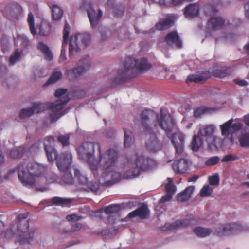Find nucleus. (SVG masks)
Instances as JSON below:
<instances>
[{"mask_svg":"<svg viewBox=\"0 0 249 249\" xmlns=\"http://www.w3.org/2000/svg\"><path fill=\"white\" fill-rule=\"evenodd\" d=\"M79 157L86 160L94 176L102 185H111L120 180L121 174L116 171L118 152L110 148L101 151V145L95 142H85L78 149Z\"/></svg>","mask_w":249,"mask_h":249,"instance_id":"1","label":"nucleus"},{"mask_svg":"<svg viewBox=\"0 0 249 249\" xmlns=\"http://www.w3.org/2000/svg\"><path fill=\"white\" fill-rule=\"evenodd\" d=\"M141 120L145 133L149 135L145 142L146 149L152 153L160 150L162 143L155 134L159 128H161L165 131L169 138L170 137L168 134L175 127L172 116L162 108L160 109V113H156L151 110H145L142 113Z\"/></svg>","mask_w":249,"mask_h":249,"instance_id":"2","label":"nucleus"},{"mask_svg":"<svg viewBox=\"0 0 249 249\" xmlns=\"http://www.w3.org/2000/svg\"><path fill=\"white\" fill-rule=\"evenodd\" d=\"M155 164L156 161L142 154L135 153L134 155L127 157L125 172L123 176L120 171V169L118 168L117 166L116 171L121 173V178L129 179L138 176L141 171L148 170Z\"/></svg>","mask_w":249,"mask_h":249,"instance_id":"3","label":"nucleus"},{"mask_svg":"<svg viewBox=\"0 0 249 249\" xmlns=\"http://www.w3.org/2000/svg\"><path fill=\"white\" fill-rule=\"evenodd\" d=\"M18 178L24 185H33L35 182V177H41L46 170L42 165L31 161L18 165L17 167Z\"/></svg>","mask_w":249,"mask_h":249,"instance_id":"4","label":"nucleus"},{"mask_svg":"<svg viewBox=\"0 0 249 249\" xmlns=\"http://www.w3.org/2000/svg\"><path fill=\"white\" fill-rule=\"evenodd\" d=\"M17 229V235L16 238V242L21 245L30 243L33 241L35 231L33 228H30L28 220L24 215H19L18 217V222L16 226ZM15 226H12L5 232V236L9 239L14 235V230Z\"/></svg>","mask_w":249,"mask_h":249,"instance_id":"5","label":"nucleus"},{"mask_svg":"<svg viewBox=\"0 0 249 249\" xmlns=\"http://www.w3.org/2000/svg\"><path fill=\"white\" fill-rule=\"evenodd\" d=\"M150 67L145 58L138 59L128 57L125 61L124 68L119 70L118 76L121 80L134 76L137 73L148 70Z\"/></svg>","mask_w":249,"mask_h":249,"instance_id":"6","label":"nucleus"},{"mask_svg":"<svg viewBox=\"0 0 249 249\" xmlns=\"http://www.w3.org/2000/svg\"><path fill=\"white\" fill-rule=\"evenodd\" d=\"M232 118L220 125L221 135L224 137L221 138V143L223 148L230 147L234 143V134L242 130L244 124L242 123L236 122L233 123Z\"/></svg>","mask_w":249,"mask_h":249,"instance_id":"7","label":"nucleus"},{"mask_svg":"<svg viewBox=\"0 0 249 249\" xmlns=\"http://www.w3.org/2000/svg\"><path fill=\"white\" fill-rule=\"evenodd\" d=\"M55 96L60 99L50 104V117L53 121L58 119L67 113L63 109L70 100L66 89H58L55 92Z\"/></svg>","mask_w":249,"mask_h":249,"instance_id":"8","label":"nucleus"},{"mask_svg":"<svg viewBox=\"0 0 249 249\" xmlns=\"http://www.w3.org/2000/svg\"><path fill=\"white\" fill-rule=\"evenodd\" d=\"M56 165L62 174L63 182L68 185H72L74 179L69 171L71 162L72 155L68 152H64L60 154L57 158Z\"/></svg>","mask_w":249,"mask_h":249,"instance_id":"9","label":"nucleus"},{"mask_svg":"<svg viewBox=\"0 0 249 249\" xmlns=\"http://www.w3.org/2000/svg\"><path fill=\"white\" fill-rule=\"evenodd\" d=\"M90 40V37L89 33H77L72 36L69 42V56L71 57L88 46Z\"/></svg>","mask_w":249,"mask_h":249,"instance_id":"10","label":"nucleus"},{"mask_svg":"<svg viewBox=\"0 0 249 249\" xmlns=\"http://www.w3.org/2000/svg\"><path fill=\"white\" fill-rule=\"evenodd\" d=\"M90 67V63L88 56L82 57L78 62L77 67L72 69H66V74L68 78L72 81L81 75Z\"/></svg>","mask_w":249,"mask_h":249,"instance_id":"11","label":"nucleus"},{"mask_svg":"<svg viewBox=\"0 0 249 249\" xmlns=\"http://www.w3.org/2000/svg\"><path fill=\"white\" fill-rule=\"evenodd\" d=\"M75 177L77 178L81 189L87 191L96 193L99 189V186L96 182H88L87 178L81 174L77 169H74Z\"/></svg>","mask_w":249,"mask_h":249,"instance_id":"12","label":"nucleus"},{"mask_svg":"<svg viewBox=\"0 0 249 249\" xmlns=\"http://www.w3.org/2000/svg\"><path fill=\"white\" fill-rule=\"evenodd\" d=\"M80 9L82 10H86L87 11L91 27L92 28L96 27L102 17V11L100 10H99L97 12L91 6L90 3L85 0L83 1L82 5L80 6Z\"/></svg>","mask_w":249,"mask_h":249,"instance_id":"13","label":"nucleus"},{"mask_svg":"<svg viewBox=\"0 0 249 249\" xmlns=\"http://www.w3.org/2000/svg\"><path fill=\"white\" fill-rule=\"evenodd\" d=\"M22 11V8L17 3H10L1 10L3 15L10 20L17 19Z\"/></svg>","mask_w":249,"mask_h":249,"instance_id":"14","label":"nucleus"},{"mask_svg":"<svg viewBox=\"0 0 249 249\" xmlns=\"http://www.w3.org/2000/svg\"><path fill=\"white\" fill-rule=\"evenodd\" d=\"M54 141V138L52 136L46 137L44 141V149L49 162L53 161L54 159L56 160L57 158L60 156V155L57 154L55 148L51 145Z\"/></svg>","mask_w":249,"mask_h":249,"instance_id":"15","label":"nucleus"},{"mask_svg":"<svg viewBox=\"0 0 249 249\" xmlns=\"http://www.w3.org/2000/svg\"><path fill=\"white\" fill-rule=\"evenodd\" d=\"M225 24V19L221 16H213L207 22V28L211 30L221 29Z\"/></svg>","mask_w":249,"mask_h":249,"instance_id":"16","label":"nucleus"},{"mask_svg":"<svg viewBox=\"0 0 249 249\" xmlns=\"http://www.w3.org/2000/svg\"><path fill=\"white\" fill-rule=\"evenodd\" d=\"M200 9L201 6L197 3L190 4L184 8V16L188 19L194 18L199 16Z\"/></svg>","mask_w":249,"mask_h":249,"instance_id":"17","label":"nucleus"},{"mask_svg":"<svg viewBox=\"0 0 249 249\" xmlns=\"http://www.w3.org/2000/svg\"><path fill=\"white\" fill-rule=\"evenodd\" d=\"M165 42L170 46L180 49L182 47V41L176 31L169 33L165 36Z\"/></svg>","mask_w":249,"mask_h":249,"instance_id":"18","label":"nucleus"},{"mask_svg":"<svg viewBox=\"0 0 249 249\" xmlns=\"http://www.w3.org/2000/svg\"><path fill=\"white\" fill-rule=\"evenodd\" d=\"M69 36V26L66 23L63 30V41L62 42L61 53L59 58V62L62 63L67 59L66 55L68 39Z\"/></svg>","mask_w":249,"mask_h":249,"instance_id":"19","label":"nucleus"},{"mask_svg":"<svg viewBox=\"0 0 249 249\" xmlns=\"http://www.w3.org/2000/svg\"><path fill=\"white\" fill-rule=\"evenodd\" d=\"M172 142L178 154H181L183 151L184 137L180 132L175 133L171 137Z\"/></svg>","mask_w":249,"mask_h":249,"instance_id":"20","label":"nucleus"},{"mask_svg":"<svg viewBox=\"0 0 249 249\" xmlns=\"http://www.w3.org/2000/svg\"><path fill=\"white\" fill-rule=\"evenodd\" d=\"M208 149L211 151H216L222 149L223 147L221 143V138L213 136L212 138L206 139Z\"/></svg>","mask_w":249,"mask_h":249,"instance_id":"21","label":"nucleus"},{"mask_svg":"<svg viewBox=\"0 0 249 249\" xmlns=\"http://www.w3.org/2000/svg\"><path fill=\"white\" fill-rule=\"evenodd\" d=\"M172 167L176 173H185L188 168V161L185 159L176 160L174 162Z\"/></svg>","mask_w":249,"mask_h":249,"instance_id":"22","label":"nucleus"},{"mask_svg":"<svg viewBox=\"0 0 249 249\" xmlns=\"http://www.w3.org/2000/svg\"><path fill=\"white\" fill-rule=\"evenodd\" d=\"M115 0H108L107 5L112 9V13L114 16L119 17L121 16L124 12V6L123 4L114 5Z\"/></svg>","mask_w":249,"mask_h":249,"instance_id":"23","label":"nucleus"},{"mask_svg":"<svg viewBox=\"0 0 249 249\" xmlns=\"http://www.w3.org/2000/svg\"><path fill=\"white\" fill-rule=\"evenodd\" d=\"M149 211L145 205H143L136 210L131 212L128 216L129 217H134L137 216L142 219L146 218L149 214Z\"/></svg>","mask_w":249,"mask_h":249,"instance_id":"24","label":"nucleus"},{"mask_svg":"<svg viewBox=\"0 0 249 249\" xmlns=\"http://www.w3.org/2000/svg\"><path fill=\"white\" fill-rule=\"evenodd\" d=\"M231 228L230 225L228 223L223 224L214 230L213 234L219 237L231 235Z\"/></svg>","mask_w":249,"mask_h":249,"instance_id":"25","label":"nucleus"},{"mask_svg":"<svg viewBox=\"0 0 249 249\" xmlns=\"http://www.w3.org/2000/svg\"><path fill=\"white\" fill-rule=\"evenodd\" d=\"M202 128L201 126L198 127V132L195 134L194 138L191 143L192 149L194 151H197L202 144Z\"/></svg>","mask_w":249,"mask_h":249,"instance_id":"26","label":"nucleus"},{"mask_svg":"<svg viewBox=\"0 0 249 249\" xmlns=\"http://www.w3.org/2000/svg\"><path fill=\"white\" fill-rule=\"evenodd\" d=\"M26 151L24 146H20L9 149L7 151L8 155L11 158L18 159L21 157Z\"/></svg>","mask_w":249,"mask_h":249,"instance_id":"27","label":"nucleus"},{"mask_svg":"<svg viewBox=\"0 0 249 249\" xmlns=\"http://www.w3.org/2000/svg\"><path fill=\"white\" fill-rule=\"evenodd\" d=\"M37 48L43 54L44 58L47 61H50L53 59V53L48 46L42 42H39Z\"/></svg>","mask_w":249,"mask_h":249,"instance_id":"28","label":"nucleus"},{"mask_svg":"<svg viewBox=\"0 0 249 249\" xmlns=\"http://www.w3.org/2000/svg\"><path fill=\"white\" fill-rule=\"evenodd\" d=\"M231 73V67L219 66L213 70V75L219 78H224Z\"/></svg>","mask_w":249,"mask_h":249,"instance_id":"29","label":"nucleus"},{"mask_svg":"<svg viewBox=\"0 0 249 249\" xmlns=\"http://www.w3.org/2000/svg\"><path fill=\"white\" fill-rule=\"evenodd\" d=\"M194 187L192 186L186 188L177 196V199L179 201H186L190 199L194 191Z\"/></svg>","mask_w":249,"mask_h":249,"instance_id":"30","label":"nucleus"},{"mask_svg":"<svg viewBox=\"0 0 249 249\" xmlns=\"http://www.w3.org/2000/svg\"><path fill=\"white\" fill-rule=\"evenodd\" d=\"M134 142V135L128 129H124V144L125 148H130Z\"/></svg>","mask_w":249,"mask_h":249,"instance_id":"31","label":"nucleus"},{"mask_svg":"<svg viewBox=\"0 0 249 249\" xmlns=\"http://www.w3.org/2000/svg\"><path fill=\"white\" fill-rule=\"evenodd\" d=\"M174 22V18L169 17L161 22L157 24L155 28L158 30H165L172 26Z\"/></svg>","mask_w":249,"mask_h":249,"instance_id":"32","label":"nucleus"},{"mask_svg":"<svg viewBox=\"0 0 249 249\" xmlns=\"http://www.w3.org/2000/svg\"><path fill=\"white\" fill-rule=\"evenodd\" d=\"M216 127L214 124H209L203 125V137H206V139L212 138L214 136L213 134L216 131Z\"/></svg>","mask_w":249,"mask_h":249,"instance_id":"33","label":"nucleus"},{"mask_svg":"<svg viewBox=\"0 0 249 249\" xmlns=\"http://www.w3.org/2000/svg\"><path fill=\"white\" fill-rule=\"evenodd\" d=\"M219 10L217 6L213 4H208L203 5V14L206 15L214 16L216 15Z\"/></svg>","mask_w":249,"mask_h":249,"instance_id":"34","label":"nucleus"},{"mask_svg":"<svg viewBox=\"0 0 249 249\" xmlns=\"http://www.w3.org/2000/svg\"><path fill=\"white\" fill-rule=\"evenodd\" d=\"M50 32V24L47 21H42L39 27V34L40 36H48Z\"/></svg>","mask_w":249,"mask_h":249,"instance_id":"35","label":"nucleus"},{"mask_svg":"<svg viewBox=\"0 0 249 249\" xmlns=\"http://www.w3.org/2000/svg\"><path fill=\"white\" fill-rule=\"evenodd\" d=\"M50 103H36L33 105L31 108L33 114L38 113L44 111L47 108L50 109Z\"/></svg>","mask_w":249,"mask_h":249,"instance_id":"36","label":"nucleus"},{"mask_svg":"<svg viewBox=\"0 0 249 249\" xmlns=\"http://www.w3.org/2000/svg\"><path fill=\"white\" fill-rule=\"evenodd\" d=\"M22 54V50L16 49L10 57L9 64L13 65L19 62L21 58Z\"/></svg>","mask_w":249,"mask_h":249,"instance_id":"37","label":"nucleus"},{"mask_svg":"<svg viewBox=\"0 0 249 249\" xmlns=\"http://www.w3.org/2000/svg\"><path fill=\"white\" fill-rule=\"evenodd\" d=\"M240 145L242 147H249V133L242 134L239 138Z\"/></svg>","mask_w":249,"mask_h":249,"instance_id":"38","label":"nucleus"},{"mask_svg":"<svg viewBox=\"0 0 249 249\" xmlns=\"http://www.w3.org/2000/svg\"><path fill=\"white\" fill-rule=\"evenodd\" d=\"M52 12L54 20H58L61 19L63 15V11L59 6L53 5L52 9Z\"/></svg>","mask_w":249,"mask_h":249,"instance_id":"39","label":"nucleus"},{"mask_svg":"<svg viewBox=\"0 0 249 249\" xmlns=\"http://www.w3.org/2000/svg\"><path fill=\"white\" fill-rule=\"evenodd\" d=\"M167 181L168 182L165 185V187L166 193L171 194L172 196H173V195L176 192V187L174 184H173V180L171 178H168Z\"/></svg>","mask_w":249,"mask_h":249,"instance_id":"40","label":"nucleus"},{"mask_svg":"<svg viewBox=\"0 0 249 249\" xmlns=\"http://www.w3.org/2000/svg\"><path fill=\"white\" fill-rule=\"evenodd\" d=\"M15 44H20L23 47L26 46L28 42L27 37L23 34H18L14 38Z\"/></svg>","mask_w":249,"mask_h":249,"instance_id":"41","label":"nucleus"},{"mask_svg":"<svg viewBox=\"0 0 249 249\" xmlns=\"http://www.w3.org/2000/svg\"><path fill=\"white\" fill-rule=\"evenodd\" d=\"M72 201L71 199H66L62 197H55L52 199V202L54 204L66 206L67 204H70Z\"/></svg>","mask_w":249,"mask_h":249,"instance_id":"42","label":"nucleus"},{"mask_svg":"<svg viewBox=\"0 0 249 249\" xmlns=\"http://www.w3.org/2000/svg\"><path fill=\"white\" fill-rule=\"evenodd\" d=\"M62 75V73L60 71H56L54 72L52 74L50 78L48 79V80L46 82V84L48 85L55 83L56 82H57L61 78Z\"/></svg>","mask_w":249,"mask_h":249,"instance_id":"43","label":"nucleus"},{"mask_svg":"<svg viewBox=\"0 0 249 249\" xmlns=\"http://www.w3.org/2000/svg\"><path fill=\"white\" fill-rule=\"evenodd\" d=\"M189 223V221L186 219L183 220H178L172 223L169 225V226L167 225V228L169 230H171L179 227H185L187 226Z\"/></svg>","mask_w":249,"mask_h":249,"instance_id":"44","label":"nucleus"},{"mask_svg":"<svg viewBox=\"0 0 249 249\" xmlns=\"http://www.w3.org/2000/svg\"><path fill=\"white\" fill-rule=\"evenodd\" d=\"M202 80V73L198 71V73L190 75L188 76L186 80V82L189 83L190 82H194L195 83H198Z\"/></svg>","mask_w":249,"mask_h":249,"instance_id":"45","label":"nucleus"},{"mask_svg":"<svg viewBox=\"0 0 249 249\" xmlns=\"http://www.w3.org/2000/svg\"><path fill=\"white\" fill-rule=\"evenodd\" d=\"M209 183L211 186H217L220 182V176L218 173H215L208 178Z\"/></svg>","mask_w":249,"mask_h":249,"instance_id":"46","label":"nucleus"},{"mask_svg":"<svg viewBox=\"0 0 249 249\" xmlns=\"http://www.w3.org/2000/svg\"><path fill=\"white\" fill-rule=\"evenodd\" d=\"M27 21L29 24L31 33L35 35L36 34V31L34 26V18L31 12L28 14Z\"/></svg>","mask_w":249,"mask_h":249,"instance_id":"47","label":"nucleus"},{"mask_svg":"<svg viewBox=\"0 0 249 249\" xmlns=\"http://www.w3.org/2000/svg\"><path fill=\"white\" fill-rule=\"evenodd\" d=\"M33 73L35 77H44L47 74L46 71L42 68H35L33 70Z\"/></svg>","mask_w":249,"mask_h":249,"instance_id":"48","label":"nucleus"},{"mask_svg":"<svg viewBox=\"0 0 249 249\" xmlns=\"http://www.w3.org/2000/svg\"><path fill=\"white\" fill-rule=\"evenodd\" d=\"M220 160V159L218 156H214L210 157L205 161V164L207 166H214L217 164Z\"/></svg>","mask_w":249,"mask_h":249,"instance_id":"49","label":"nucleus"},{"mask_svg":"<svg viewBox=\"0 0 249 249\" xmlns=\"http://www.w3.org/2000/svg\"><path fill=\"white\" fill-rule=\"evenodd\" d=\"M239 159V157L238 156L232 154H228L224 155L221 160L223 162H229L237 160Z\"/></svg>","mask_w":249,"mask_h":249,"instance_id":"50","label":"nucleus"},{"mask_svg":"<svg viewBox=\"0 0 249 249\" xmlns=\"http://www.w3.org/2000/svg\"><path fill=\"white\" fill-rule=\"evenodd\" d=\"M231 226L230 231L231 235L235 234L236 232L241 231L243 230L242 226L238 223L233 222L232 223H229Z\"/></svg>","mask_w":249,"mask_h":249,"instance_id":"51","label":"nucleus"},{"mask_svg":"<svg viewBox=\"0 0 249 249\" xmlns=\"http://www.w3.org/2000/svg\"><path fill=\"white\" fill-rule=\"evenodd\" d=\"M218 110V107H206L203 106V116L211 115L215 114Z\"/></svg>","mask_w":249,"mask_h":249,"instance_id":"52","label":"nucleus"},{"mask_svg":"<svg viewBox=\"0 0 249 249\" xmlns=\"http://www.w3.org/2000/svg\"><path fill=\"white\" fill-rule=\"evenodd\" d=\"M120 208L119 205H112L107 207L105 210V212L108 214L115 213L119 211Z\"/></svg>","mask_w":249,"mask_h":249,"instance_id":"53","label":"nucleus"},{"mask_svg":"<svg viewBox=\"0 0 249 249\" xmlns=\"http://www.w3.org/2000/svg\"><path fill=\"white\" fill-rule=\"evenodd\" d=\"M69 139L70 137L69 134L65 135H60L58 137V141L61 142L63 146H66L69 145Z\"/></svg>","mask_w":249,"mask_h":249,"instance_id":"54","label":"nucleus"},{"mask_svg":"<svg viewBox=\"0 0 249 249\" xmlns=\"http://www.w3.org/2000/svg\"><path fill=\"white\" fill-rule=\"evenodd\" d=\"M15 171L10 170L6 171H2L0 174V178L2 181L6 180L10 178Z\"/></svg>","mask_w":249,"mask_h":249,"instance_id":"55","label":"nucleus"},{"mask_svg":"<svg viewBox=\"0 0 249 249\" xmlns=\"http://www.w3.org/2000/svg\"><path fill=\"white\" fill-rule=\"evenodd\" d=\"M33 114L31 108H23L20 112V117L22 118H26Z\"/></svg>","mask_w":249,"mask_h":249,"instance_id":"56","label":"nucleus"},{"mask_svg":"<svg viewBox=\"0 0 249 249\" xmlns=\"http://www.w3.org/2000/svg\"><path fill=\"white\" fill-rule=\"evenodd\" d=\"M1 50L3 53H5L9 50L10 46L7 38H3L1 39Z\"/></svg>","mask_w":249,"mask_h":249,"instance_id":"57","label":"nucleus"},{"mask_svg":"<svg viewBox=\"0 0 249 249\" xmlns=\"http://www.w3.org/2000/svg\"><path fill=\"white\" fill-rule=\"evenodd\" d=\"M213 192V188L211 187L209 185L205 184L203 185V197L211 196Z\"/></svg>","mask_w":249,"mask_h":249,"instance_id":"58","label":"nucleus"},{"mask_svg":"<svg viewBox=\"0 0 249 249\" xmlns=\"http://www.w3.org/2000/svg\"><path fill=\"white\" fill-rule=\"evenodd\" d=\"M173 196L171 194L166 193L159 200V203L161 204L170 201L172 198Z\"/></svg>","mask_w":249,"mask_h":249,"instance_id":"59","label":"nucleus"},{"mask_svg":"<svg viewBox=\"0 0 249 249\" xmlns=\"http://www.w3.org/2000/svg\"><path fill=\"white\" fill-rule=\"evenodd\" d=\"M233 81L236 84L241 87H245L248 85V82L245 79L236 78L234 79Z\"/></svg>","mask_w":249,"mask_h":249,"instance_id":"60","label":"nucleus"},{"mask_svg":"<svg viewBox=\"0 0 249 249\" xmlns=\"http://www.w3.org/2000/svg\"><path fill=\"white\" fill-rule=\"evenodd\" d=\"M66 219L69 221L74 222L80 219V217L76 214H72L67 215Z\"/></svg>","mask_w":249,"mask_h":249,"instance_id":"61","label":"nucleus"},{"mask_svg":"<svg viewBox=\"0 0 249 249\" xmlns=\"http://www.w3.org/2000/svg\"><path fill=\"white\" fill-rule=\"evenodd\" d=\"M202 114V108L199 107L195 109L194 111V116L196 118H200Z\"/></svg>","mask_w":249,"mask_h":249,"instance_id":"62","label":"nucleus"},{"mask_svg":"<svg viewBox=\"0 0 249 249\" xmlns=\"http://www.w3.org/2000/svg\"><path fill=\"white\" fill-rule=\"evenodd\" d=\"M153 1L161 5L171 7L172 0H153Z\"/></svg>","mask_w":249,"mask_h":249,"instance_id":"63","label":"nucleus"},{"mask_svg":"<svg viewBox=\"0 0 249 249\" xmlns=\"http://www.w3.org/2000/svg\"><path fill=\"white\" fill-rule=\"evenodd\" d=\"M193 232L198 236L202 237V228L200 226L194 228Z\"/></svg>","mask_w":249,"mask_h":249,"instance_id":"64","label":"nucleus"}]
</instances>
